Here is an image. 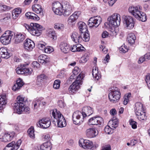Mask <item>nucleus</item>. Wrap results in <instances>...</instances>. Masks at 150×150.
<instances>
[{"instance_id": "4468645a", "label": "nucleus", "mask_w": 150, "mask_h": 150, "mask_svg": "<svg viewBox=\"0 0 150 150\" xmlns=\"http://www.w3.org/2000/svg\"><path fill=\"white\" fill-rule=\"evenodd\" d=\"M129 12L131 13L136 18L139 17V14H140V7L138 6H131L128 9Z\"/></svg>"}, {"instance_id": "de8ad7c7", "label": "nucleus", "mask_w": 150, "mask_h": 150, "mask_svg": "<svg viewBox=\"0 0 150 150\" xmlns=\"http://www.w3.org/2000/svg\"><path fill=\"white\" fill-rule=\"evenodd\" d=\"M112 129H113L111 127H110V125H107L105 127L104 130L106 134H109L112 133L113 132Z\"/></svg>"}, {"instance_id": "c85d7f7f", "label": "nucleus", "mask_w": 150, "mask_h": 150, "mask_svg": "<svg viewBox=\"0 0 150 150\" xmlns=\"http://www.w3.org/2000/svg\"><path fill=\"white\" fill-rule=\"evenodd\" d=\"M92 74L93 77L97 80H98L101 77V75L98 71V68L96 67H94L93 68Z\"/></svg>"}, {"instance_id": "680f3d73", "label": "nucleus", "mask_w": 150, "mask_h": 150, "mask_svg": "<svg viewBox=\"0 0 150 150\" xmlns=\"http://www.w3.org/2000/svg\"><path fill=\"white\" fill-rule=\"evenodd\" d=\"M65 76L64 71V70L61 71L60 73L57 75V78L60 79L63 78Z\"/></svg>"}, {"instance_id": "39448f33", "label": "nucleus", "mask_w": 150, "mask_h": 150, "mask_svg": "<svg viewBox=\"0 0 150 150\" xmlns=\"http://www.w3.org/2000/svg\"><path fill=\"white\" fill-rule=\"evenodd\" d=\"M108 20L109 21V25L113 27H117L120 25V16L118 13H114L108 17Z\"/></svg>"}, {"instance_id": "c03bdc74", "label": "nucleus", "mask_w": 150, "mask_h": 150, "mask_svg": "<svg viewBox=\"0 0 150 150\" xmlns=\"http://www.w3.org/2000/svg\"><path fill=\"white\" fill-rule=\"evenodd\" d=\"M40 104L39 100H36L33 101L32 103V108L34 110H36L39 107Z\"/></svg>"}, {"instance_id": "20e7f679", "label": "nucleus", "mask_w": 150, "mask_h": 150, "mask_svg": "<svg viewBox=\"0 0 150 150\" xmlns=\"http://www.w3.org/2000/svg\"><path fill=\"white\" fill-rule=\"evenodd\" d=\"M30 28L29 32L34 36H39L42 33V30L43 29L42 26L36 23H31L30 24Z\"/></svg>"}, {"instance_id": "dca6fc26", "label": "nucleus", "mask_w": 150, "mask_h": 150, "mask_svg": "<svg viewBox=\"0 0 150 150\" xmlns=\"http://www.w3.org/2000/svg\"><path fill=\"white\" fill-rule=\"evenodd\" d=\"M34 42L29 39H26L24 43V48L28 51H30L35 47Z\"/></svg>"}, {"instance_id": "052dcab7", "label": "nucleus", "mask_w": 150, "mask_h": 150, "mask_svg": "<svg viewBox=\"0 0 150 150\" xmlns=\"http://www.w3.org/2000/svg\"><path fill=\"white\" fill-rule=\"evenodd\" d=\"M32 67L34 68H40V65L37 61H33L32 63Z\"/></svg>"}, {"instance_id": "69168bd1", "label": "nucleus", "mask_w": 150, "mask_h": 150, "mask_svg": "<svg viewBox=\"0 0 150 150\" xmlns=\"http://www.w3.org/2000/svg\"><path fill=\"white\" fill-rule=\"evenodd\" d=\"M100 49H102V51L105 54H106L108 50L105 48L104 46L101 45L100 46Z\"/></svg>"}, {"instance_id": "393cba45", "label": "nucleus", "mask_w": 150, "mask_h": 150, "mask_svg": "<svg viewBox=\"0 0 150 150\" xmlns=\"http://www.w3.org/2000/svg\"><path fill=\"white\" fill-rule=\"evenodd\" d=\"M78 26L81 33H83V32H88L87 26L84 23L81 21L79 22L78 24Z\"/></svg>"}, {"instance_id": "a211bd4d", "label": "nucleus", "mask_w": 150, "mask_h": 150, "mask_svg": "<svg viewBox=\"0 0 150 150\" xmlns=\"http://www.w3.org/2000/svg\"><path fill=\"white\" fill-rule=\"evenodd\" d=\"M8 94L3 93L0 95V109L4 108L6 104Z\"/></svg>"}, {"instance_id": "37998d69", "label": "nucleus", "mask_w": 150, "mask_h": 150, "mask_svg": "<svg viewBox=\"0 0 150 150\" xmlns=\"http://www.w3.org/2000/svg\"><path fill=\"white\" fill-rule=\"evenodd\" d=\"M131 96L130 93H129L128 94H126L124 97V100L123 101V104L125 105H126L129 101V99Z\"/></svg>"}, {"instance_id": "603ef678", "label": "nucleus", "mask_w": 150, "mask_h": 150, "mask_svg": "<svg viewBox=\"0 0 150 150\" xmlns=\"http://www.w3.org/2000/svg\"><path fill=\"white\" fill-rule=\"evenodd\" d=\"M75 78L74 75H71L67 81L66 83L67 84H72L73 81L74 79Z\"/></svg>"}, {"instance_id": "bb28decb", "label": "nucleus", "mask_w": 150, "mask_h": 150, "mask_svg": "<svg viewBox=\"0 0 150 150\" xmlns=\"http://www.w3.org/2000/svg\"><path fill=\"white\" fill-rule=\"evenodd\" d=\"M60 47L61 51L65 53H67L70 50L69 46L66 43L61 42Z\"/></svg>"}, {"instance_id": "3c124183", "label": "nucleus", "mask_w": 150, "mask_h": 150, "mask_svg": "<svg viewBox=\"0 0 150 150\" xmlns=\"http://www.w3.org/2000/svg\"><path fill=\"white\" fill-rule=\"evenodd\" d=\"M63 7L59 8L57 10H53L54 13L57 15H62Z\"/></svg>"}, {"instance_id": "a878e982", "label": "nucleus", "mask_w": 150, "mask_h": 150, "mask_svg": "<svg viewBox=\"0 0 150 150\" xmlns=\"http://www.w3.org/2000/svg\"><path fill=\"white\" fill-rule=\"evenodd\" d=\"M86 132L87 137L90 138L95 137L98 134V132H97L93 128H90L87 129Z\"/></svg>"}, {"instance_id": "cd10ccee", "label": "nucleus", "mask_w": 150, "mask_h": 150, "mask_svg": "<svg viewBox=\"0 0 150 150\" xmlns=\"http://www.w3.org/2000/svg\"><path fill=\"white\" fill-rule=\"evenodd\" d=\"M25 37L24 34L19 33L16 34L15 38V42L18 43L23 41Z\"/></svg>"}, {"instance_id": "f03ea898", "label": "nucleus", "mask_w": 150, "mask_h": 150, "mask_svg": "<svg viewBox=\"0 0 150 150\" xmlns=\"http://www.w3.org/2000/svg\"><path fill=\"white\" fill-rule=\"evenodd\" d=\"M55 112L53 111L52 112V115L54 118L53 121L55 125V122H57L58 127H63L67 125L66 120L62 114L58 110L55 109Z\"/></svg>"}, {"instance_id": "6e6d98bb", "label": "nucleus", "mask_w": 150, "mask_h": 150, "mask_svg": "<svg viewBox=\"0 0 150 150\" xmlns=\"http://www.w3.org/2000/svg\"><path fill=\"white\" fill-rule=\"evenodd\" d=\"M80 71V69L79 67H74V69L73 71V74L72 75H74V76L77 75L78 74Z\"/></svg>"}, {"instance_id": "79ce46f5", "label": "nucleus", "mask_w": 150, "mask_h": 150, "mask_svg": "<svg viewBox=\"0 0 150 150\" xmlns=\"http://www.w3.org/2000/svg\"><path fill=\"white\" fill-rule=\"evenodd\" d=\"M89 32L86 31L83 33V36L81 37L82 41L83 40L85 42L88 41L90 39V34Z\"/></svg>"}, {"instance_id": "5fc2aeb1", "label": "nucleus", "mask_w": 150, "mask_h": 150, "mask_svg": "<svg viewBox=\"0 0 150 150\" xmlns=\"http://www.w3.org/2000/svg\"><path fill=\"white\" fill-rule=\"evenodd\" d=\"M77 52H82L84 50L85 48L80 44H77Z\"/></svg>"}, {"instance_id": "aec40b11", "label": "nucleus", "mask_w": 150, "mask_h": 150, "mask_svg": "<svg viewBox=\"0 0 150 150\" xmlns=\"http://www.w3.org/2000/svg\"><path fill=\"white\" fill-rule=\"evenodd\" d=\"M62 15L64 16H68L72 12L71 6L68 4L64 5Z\"/></svg>"}, {"instance_id": "09e8293b", "label": "nucleus", "mask_w": 150, "mask_h": 150, "mask_svg": "<svg viewBox=\"0 0 150 150\" xmlns=\"http://www.w3.org/2000/svg\"><path fill=\"white\" fill-rule=\"evenodd\" d=\"M34 132V130L33 127H31L28 129V133L29 135L30 138H33L35 136Z\"/></svg>"}, {"instance_id": "5701e85b", "label": "nucleus", "mask_w": 150, "mask_h": 150, "mask_svg": "<svg viewBox=\"0 0 150 150\" xmlns=\"http://www.w3.org/2000/svg\"><path fill=\"white\" fill-rule=\"evenodd\" d=\"M0 55L1 57L4 58L8 59L10 56L6 48L2 47L0 49Z\"/></svg>"}, {"instance_id": "49530a36", "label": "nucleus", "mask_w": 150, "mask_h": 150, "mask_svg": "<svg viewBox=\"0 0 150 150\" xmlns=\"http://www.w3.org/2000/svg\"><path fill=\"white\" fill-rule=\"evenodd\" d=\"M54 28L58 30H62L64 28V25L60 23H56L54 24Z\"/></svg>"}, {"instance_id": "473e14b6", "label": "nucleus", "mask_w": 150, "mask_h": 150, "mask_svg": "<svg viewBox=\"0 0 150 150\" xmlns=\"http://www.w3.org/2000/svg\"><path fill=\"white\" fill-rule=\"evenodd\" d=\"M51 149V144L49 142L43 143L40 147V150H50Z\"/></svg>"}, {"instance_id": "864d4df0", "label": "nucleus", "mask_w": 150, "mask_h": 150, "mask_svg": "<svg viewBox=\"0 0 150 150\" xmlns=\"http://www.w3.org/2000/svg\"><path fill=\"white\" fill-rule=\"evenodd\" d=\"M54 51V49L51 47H46L45 49V52L47 53H50Z\"/></svg>"}, {"instance_id": "f257e3e1", "label": "nucleus", "mask_w": 150, "mask_h": 150, "mask_svg": "<svg viewBox=\"0 0 150 150\" xmlns=\"http://www.w3.org/2000/svg\"><path fill=\"white\" fill-rule=\"evenodd\" d=\"M25 104L24 98L21 96H18L16 102L13 104V108L16 113L20 114L23 112L26 114L30 113V108L28 107H25Z\"/></svg>"}, {"instance_id": "ddd939ff", "label": "nucleus", "mask_w": 150, "mask_h": 150, "mask_svg": "<svg viewBox=\"0 0 150 150\" xmlns=\"http://www.w3.org/2000/svg\"><path fill=\"white\" fill-rule=\"evenodd\" d=\"M103 119L100 117H95L91 118L88 120V124L90 125H101L103 123Z\"/></svg>"}, {"instance_id": "58836bf2", "label": "nucleus", "mask_w": 150, "mask_h": 150, "mask_svg": "<svg viewBox=\"0 0 150 150\" xmlns=\"http://www.w3.org/2000/svg\"><path fill=\"white\" fill-rule=\"evenodd\" d=\"M143 108L142 104L140 102H138L136 103L135 107V113H137L138 115H139V113L138 112V111L143 110Z\"/></svg>"}, {"instance_id": "f704fd0d", "label": "nucleus", "mask_w": 150, "mask_h": 150, "mask_svg": "<svg viewBox=\"0 0 150 150\" xmlns=\"http://www.w3.org/2000/svg\"><path fill=\"white\" fill-rule=\"evenodd\" d=\"M79 88V85H70L69 88V93L71 94L74 93L77 91Z\"/></svg>"}, {"instance_id": "bf43d9fd", "label": "nucleus", "mask_w": 150, "mask_h": 150, "mask_svg": "<svg viewBox=\"0 0 150 150\" xmlns=\"http://www.w3.org/2000/svg\"><path fill=\"white\" fill-rule=\"evenodd\" d=\"M145 80L147 84H150V74L148 73L145 76Z\"/></svg>"}, {"instance_id": "0eeeda50", "label": "nucleus", "mask_w": 150, "mask_h": 150, "mask_svg": "<svg viewBox=\"0 0 150 150\" xmlns=\"http://www.w3.org/2000/svg\"><path fill=\"white\" fill-rule=\"evenodd\" d=\"M85 118L81 112L79 111H75L72 115L74 123L76 125L81 124L83 122Z\"/></svg>"}, {"instance_id": "c756f323", "label": "nucleus", "mask_w": 150, "mask_h": 150, "mask_svg": "<svg viewBox=\"0 0 150 150\" xmlns=\"http://www.w3.org/2000/svg\"><path fill=\"white\" fill-rule=\"evenodd\" d=\"M83 77L84 76L83 74H79L76 79L71 84H81L83 83Z\"/></svg>"}, {"instance_id": "9d476101", "label": "nucleus", "mask_w": 150, "mask_h": 150, "mask_svg": "<svg viewBox=\"0 0 150 150\" xmlns=\"http://www.w3.org/2000/svg\"><path fill=\"white\" fill-rule=\"evenodd\" d=\"M102 19L100 16H96L91 17L88 22V25L91 28L97 27L100 24Z\"/></svg>"}, {"instance_id": "e2e57ef3", "label": "nucleus", "mask_w": 150, "mask_h": 150, "mask_svg": "<svg viewBox=\"0 0 150 150\" xmlns=\"http://www.w3.org/2000/svg\"><path fill=\"white\" fill-rule=\"evenodd\" d=\"M38 47L40 50H44V51L45 49L46 48L45 45L42 43L38 44Z\"/></svg>"}, {"instance_id": "774afa93", "label": "nucleus", "mask_w": 150, "mask_h": 150, "mask_svg": "<svg viewBox=\"0 0 150 150\" xmlns=\"http://www.w3.org/2000/svg\"><path fill=\"white\" fill-rule=\"evenodd\" d=\"M110 34L112 36H115L117 35L116 32L115 30V28H113L111 30H110Z\"/></svg>"}, {"instance_id": "423d86ee", "label": "nucleus", "mask_w": 150, "mask_h": 150, "mask_svg": "<svg viewBox=\"0 0 150 150\" xmlns=\"http://www.w3.org/2000/svg\"><path fill=\"white\" fill-rule=\"evenodd\" d=\"M14 33L10 30L6 31L1 37L0 40L1 42L4 45L8 44L11 39L14 37Z\"/></svg>"}, {"instance_id": "f8f14e48", "label": "nucleus", "mask_w": 150, "mask_h": 150, "mask_svg": "<svg viewBox=\"0 0 150 150\" xmlns=\"http://www.w3.org/2000/svg\"><path fill=\"white\" fill-rule=\"evenodd\" d=\"M21 143V141L19 139L16 144L15 142L13 141L8 144L4 150H17Z\"/></svg>"}, {"instance_id": "a19ab883", "label": "nucleus", "mask_w": 150, "mask_h": 150, "mask_svg": "<svg viewBox=\"0 0 150 150\" xmlns=\"http://www.w3.org/2000/svg\"><path fill=\"white\" fill-rule=\"evenodd\" d=\"M140 14H139V17L136 18L144 22L146 20V16L145 13L141 11L140 12Z\"/></svg>"}, {"instance_id": "2eb2a0df", "label": "nucleus", "mask_w": 150, "mask_h": 150, "mask_svg": "<svg viewBox=\"0 0 150 150\" xmlns=\"http://www.w3.org/2000/svg\"><path fill=\"white\" fill-rule=\"evenodd\" d=\"M81 14L80 11L75 12L68 18V23L69 24L72 25L75 23Z\"/></svg>"}, {"instance_id": "4d7b16f0", "label": "nucleus", "mask_w": 150, "mask_h": 150, "mask_svg": "<svg viewBox=\"0 0 150 150\" xmlns=\"http://www.w3.org/2000/svg\"><path fill=\"white\" fill-rule=\"evenodd\" d=\"M23 85H13L12 87V90L16 91L19 90Z\"/></svg>"}, {"instance_id": "b1692460", "label": "nucleus", "mask_w": 150, "mask_h": 150, "mask_svg": "<svg viewBox=\"0 0 150 150\" xmlns=\"http://www.w3.org/2000/svg\"><path fill=\"white\" fill-rule=\"evenodd\" d=\"M38 61L42 64H45L50 62L49 57L45 54H41L38 58Z\"/></svg>"}, {"instance_id": "f3484780", "label": "nucleus", "mask_w": 150, "mask_h": 150, "mask_svg": "<svg viewBox=\"0 0 150 150\" xmlns=\"http://www.w3.org/2000/svg\"><path fill=\"white\" fill-rule=\"evenodd\" d=\"M79 142V145L80 146L85 149H92L93 146L92 142L87 140H84L83 143Z\"/></svg>"}, {"instance_id": "9b49d317", "label": "nucleus", "mask_w": 150, "mask_h": 150, "mask_svg": "<svg viewBox=\"0 0 150 150\" xmlns=\"http://www.w3.org/2000/svg\"><path fill=\"white\" fill-rule=\"evenodd\" d=\"M51 121L48 118H44L40 120L37 124L38 127L46 129L49 127L50 125Z\"/></svg>"}, {"instance_id": "72a5a7b5", "label": "nucleus", "mask_w": 150, "mask_h": 150, "mask_svg": "<svg viewBox=\"0 0 150 150\" xmlns=\"http://www.w3.org/2000/svg\"><path fill=\"white\" fill-rule=\"evenodd\" d=\"M13 137L8 133H5L1 137H0V139H2V141L4 142H9L12 140Z\"/></svg>"}, {"instance_id": "7c9ffc66", "label": "nucleus", "mask_w": 150, "mask_h": 150, "mask_svg": "<svg viewBox=\"0 0 150 150\" xmlns=\"http://www.w3.org/2000/svg\"><path fill=\"white\" fill-rule=\"evenodd\" d=\"M108 124L113 129H115L118 126V121L117 119L115 117H114L112 120H110Z\"/></svg>"}, {"instance_id": "338daca9", "label": "nucleus", "mask_w": 150, "mask_h": 150, "mask_svg": "<svg viewBox=\"0 0 150 150\" xmlns=\"http://www.w3.org/2000/svg\"><path fill=\"white\" fill-rule=\"evenodd\" d=\"M25 16L26 17H29L32 16H38L33 12H27L25 14Z\"/></svg>"}, {"instance_id": "4be33fe9", "label": "nucleus", "mask_w": 150, "mask_h": 150, "mask_svg": "<svg viewBox=\"0 0 150 150\" xmlns=\"http://www.w3.org/2000/svg\"><path fill=\"white\" fill-rule=\"evenodd\" d=\"M32 8L34 12L37 14H40L41 15H43V9L40 5L34 4L32 5Z\"/></svg>"}, {"instance_id": "13d9d810", "label": "nucleus", "mask_w": 150, "mask_h": 150, "mask_svg": "<svg viewBox=\"0 0 150 150\" xmlns=\"http://www.w3.org/2000/svg\"><path fill=\"white\" fill-rule=\"evenodd\" d=\"M120 50L124 53L127 52L128 51V49L126 46L125 45L121 46L119 49Z\"/></svg>"}, {"instance_id": "2f4dec72", "label": "nucleus", "mask_w": 150, "mask_h": 150, "mask_svg": "<svg viewBox=\"0 0 150 150\" xmlns=\"http://www.w3.org/2000/svg\"><path fill=\"white\" fill-rule=\"evenodd\" d=\"M47 34L48 36L55 40L57 39V34L55 31L53 29H50L47 31Z\"/></svg>"}, {"instance_id": "8fccbe9b", "label": "nucleus", "mask_w": 150, "mask_h": 150, "mask_svg": "<svg viewBox=\"0 0 150 150\" xmlns=\"http://www.w3.org/2000/svg\"><path fill=\"white\" fill-rule=\"evenodd\" d=\"M129 122L133 129H135L137 128V123L133 119H131L129 121Z\"/></svg>"}, {"instance_id": "7ed1b4c3", "label": "nucleus", "mask_w": 150, "mask_h": 150, "mask_svg": "<svg viewBox=\"0 0 150 150\" xmlns=\"http://www.w3.org/2000/svg\"><path fill=\"white\" fill-rule=\"evenodd\" d=\"M110 92L108 94V98L110 101L113 103L118 101L121 97L120 90L117 87L113 86L111 88Z\"/></svg>"}, {"instance_id": "0e129e2a", "label": "nucleus", "mask_w": 150, "mask_h": 150, "mask_svg": "<svg viewBox=\"0 0 150 150\" xmlns=\"http://www.w3.org/2000/svg\"><path fill=\"white\" fill-rule=\"evenodd\" d=\"M58 106L61 108L64 107L65 106V104L62 100H59L58 102Z\"/></svg>"}, {"instance_id": "1a4fd4ad", "label": "nucleus", "mask_w": 150, "mask_h": 150, "mask_svg": "<svg viewBox=\"0 0 150 150\" xmlns=\"http://www.w3.org/2000/svg\"><path fill=\"white\" fill-rule=\"evenodd\" d=\"M123 18L124 26L127 29H132L134 27V23L133 18L130 16H124Z\"/></svg>"}, {"instance_id": "6e6552de", "label": "nucleus", "mask_w": 150, "mask_h": 150, "mask_svg": "<svg viewBox=\"0 0 150 150\" xmlns=\"http://www.w3.org/2000/svg\"><path fill=\"white\" fill-rule=\"evenodd\" d=\"M26 64L21 65L20 67H18L16 69V73L18 74H23L27 76L31 74L33 71L31 68H25Z\"/></svg>"}, {"instance_id": "6ab92c4d", "label": "nucleus", "mask_w": 150, "mask_h": 150, "mask_svg": "<svg viewBox=\"0 0 150 150\" xmlns=\"http://www.w3.org/2000/svg\"><path fill=\"white\" fill-rule=\"evenodd\" d=\"M71 37L72 40L75 43H80L82 41L81 36L76 32H73Z\"/></svg>"}, {"instance_id": "ea45409f", "label": "nucleus", "mask_w": 150, "mask_h": 150, "mask_svg": "<svg viewBox=\"0 0 150 150\" xmlns=\"http://www.w3.org/2000/svg\"><path fill=\"white\" fill-rule=\"evenodd\" d=\"M37 82L38 83H41L47 79V77L44 74H41L37 77Z\"/></svg>"}, {"instance_id": "412c9836", "label": "nucleus", "mask_w": 150, "mask_h": 150, "mask_svg": "<svg viewBox=\"0 0 150 150\" xmlns=\"http://www.w3.org/2000/svg\"><path fill=\"white\" fill-rule=\"evenodd\" d=\"M81 113L84 117H86L92 114L93 113V110L91 107L89 106H86L83 108Z\"/></svg>"}, {"instance_id": "4c0bfd02", "label": "nucleus", "mask_w": 150, "mask_h": 150, "mask_svg": "<svg viewBox=\"0 0 150 150\" xmlns=\"http://www.w3.org/2000/svg\"><path fill=\"white\" fill-rule=\"evenodd\" d=\"M21 10L20 8H17L14 9L12 12V17L14 19H16L19 15L21 13Z\"/></svg>"}, {"instance_id": "c9c22d12", "label": "nucleus", "mask_w": 150, "mask_h": 150, "mask_svg": "<svg viewBox=\"0 0 150 150\" xmlns=\"http://www.w3.org/2000/svg\"><path fill=\"white\" fill-rule=\"evenodd\" d=\"M139 115H138L137 113H135L136 115L138 116V118L139 120H144L146 118V115L144 110H140L138 111Z\"/></svg>"}, {"instance_id": "e433bc0d", "label": "nucleus", "mask_w": 150, "mask_h": 150, "mask_svg": "<svg viewBox=\"0 0 150 150\" xmlns=\"http://www.w3.org/2000/svg\"><path fill=\"white\" fill-rule=\"evenodd\" d=\"M136 39V37L133 33L129 34L127 38V40L129 43L131 44H133L134 43Z\"/></svg>"}, {"instance_id": "a18cd8bd", "label": "nucleus", "mask_w": 150, "mask_h": 150, "mask_svg": "<svg viewBox=\"0 0 150 150\" xmlns=\"http://www.w3.org/2000/svg\"><path fill=\"white\" fill-rule=\"evenodd\" d=\"M63 6L59 2H56L54 3L52 5V10H57L59 8L62 7Z\"/></svg>"}]
</instances>
